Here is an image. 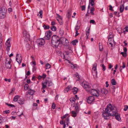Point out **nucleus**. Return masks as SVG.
Listing matches in <instances>:
<instances>
[{
    "label": "nucleus",
    "instance_id": "nucleus-1",
    "mask_svg": "<svg viewBox=\"0 0 128 128\" xmlns=\"http://www.w3.org/2000/svg\"><path fill=\"white\" fill-rule=\"evenodd\" d=\"M116 108L114 106H112L110 104H108L105 111L103 112V117L105 119L107 120L109 116H115L116 119L120 121L121 119L120 116L119 114L116 112Z\"/></svg>",
    "mask_w": 128,
    "mask_h": 128
},
{
    "label": "nucleus",
    "instance_id": "nucleus-2",
    "mask_svg": "<svg viewBox=\"0 0 128 128\" xmlns=\"http://www.w3.org/2000/svg\"><path fill=\"white\" fill-rule=\"evenodd\" d=\"M62 38H60L56 35H54L52 37V46L54 48H57L60 42H61V40Z\"/></svg>",
    "mask_w": 128,
    "mask_h": 128
},
{
    "label": "nucleus",
    "instance_id": "nucleus-3",
    "mask_svg": "<svg viewBox=\"0 0 128 128\" xmlns=\"http://www.w3.org/2000/svg\"><path fill=\"white\" fill-rule=\"evenodd\" d=\"M82 87L88 92L90 91V84L86 81H83L82 83Z\"/></svg>",
    "mask_w": 128,
    "mask_h": 128
},
{
    "label": "nucleus",
    "instance_id": "nucleus-4",
    "mask_svg": "<svg viewBox=\"0 0 128 128\" xmlns=\"http://www.w3.org/2000/svg\"><path fill=\"white\" fill-rule=\"evenodd\" d=\"M42 89H44L46 88L48 85V86H51L52 85V83L51 80H46L42 82Z\"/></svg>",
    "mask_w": 128,
    "mask_h": 128
},
{
    "label": "nucleus",
    "instance_id": "nucleus-5",
    "mask_svg": "<svg viewBox=\"0 0 128 128\" xmlns=\"http://www.w3.org/2000/svg\"><path fill=\"white\" fill-rule=\"evenodd\" d=\"M6 10L4 8H0V18H4L6 15Z\"/></svg>",
    "mask_w": 128,
    "mask_h": 128
},
{
    "label": "nucleus",
    "instance_id": "nucleus-6",
    "mask_svg": "<svg viewBox=\"0 0 128 128\" xmlns=\"http://www.w3.org/2000/svg\"><path fill=\"white\" fill-rule=\"evenodd\" d=\"M6 58V61L5 62V67L7 69H10L11 68V59Z\"/></svg>",
    "mask_w": 128,
    "mask_h": 128
},
{
    "label": "nucleus",
    "instance_id": "nucleus-7",
    "mask_svg": "<svg viewBox=\"0 0 128 128\" xmlns=\"http://www.w3.org/2000/svg\"><path fill=\"white\" fill-rule=\"evenodd\" d=\"M99 91L98 90H96L95 89H91L90 91L89 92L91 93V94L96 96H99Z\"/></svg>",
    "mask_w": 128,
    "mask_h": 128
},
{
    "label": "nucleus",
    "instance_id": "nucleus-8",
    "mask_svg": "<svg viewBox=\"0 0 128 128\" xmlns=\"http://www.w3.org/2000/svg\"><path fill=\"white\" fill-rule=\"evenodd\" d=\"M36 42L38 46H41L44 44V40L43 38L37 40Z\"/></svg>",
    "mask_w": 128,
    "mask_h": 128
},
{
    "label": "nucleus",
    "instance_id": "nucleus-9",
    "mask_svg": "<svg viewBox=\"0 0 128 128\" xmlns=\"http://www.w3.org/2000/svg\"><path fill=\"white\" fill-rule=\"evenodd\" d=\"M46 36L44 37V39L46 40H49L50 38L52 33L50 30H48L46 32Z\"/></svg>",
    "mask_w": 128,
    "mask_h": 128
},
{
    "label": "nucleus",
    "instance_id": "nucleus-10",
    "mask_svg": "<svg viewBox=\"0 0 128 128\" xmlns=\"http://www.w3.org/2000/svg\"><path fill=\"white\" fill-rule=\"evenodd\" d=\"M24 34V37L25 38V40L27 41L28 40H30V36L29 34H28V33L24 31L23 32Z\"/></svg>",
    "mask_w": 128,
    "mask_h": 128
},
{
    "label": "nucleus",
    "instance_id": "nucleus-11",
    "mask_svg": "<svg viewBox=\"0 0 128 128\" xmlns=\"http://www.w3.org/2000/svg\"><path fill=\"white\" fill-rule=\"evenodd\" d=\"M22 59L21 55H19L18 54H17L16 57V60L19 64L21 62Z\"/></svg>",
    "mask_w": 128,
    "mask_h": 128
},
{
    "label": "nucleus",
    "instance_id": "nucleus-12",
    "mask_svg": "<svg viewBox=\"0 0 128 128\" xmlns=\"http://www.w3.org/2000/svg\"><path fill=\"white\" fill-rule=\"evenodd\" d=\"M35 91V90H32L30 89L29 90L28 92V93H27L26 94V97L28 98V94H29L30 95H32L34 93Z\"/></svg>",
    "mask_w": 128,
    "mask_h": 128
},
{
    "label": "nucleus",
    "instance_id": "nucleus-13",
    "mask_svg": "<svg viewBox=\"0 0 128 128\" xmlns=\"http://www.w3.org/2000/svg\"><path fill=\"white\" fill-rule=\"evenodd\" d=\"M94 100V98L93 96H90L88 98L87 102L89 104L92 103Z\"/></svg>",
    "mask_w": 128,
    "mask_h": 128
},
{
    "label": "nucleus",
    "instance_id": "nucleus-14",
    "mask_svg": "<svg viewBox=\"0 0 128 128\" xmlns=\"http://www.w3.org/2000/svg\"><path fill=\"white\" fill-rule=\"evenodd\" d=\"M71 11L72 10L70 9L68 10L66 16L68 18H70L71 17L72 14Z\"/></svg>",
    "mask_w": 128,
    "mask_h": 128
},
{
    "label": "nucleus",
    "instance_id": "nucleus-15",
    "mask_svg": "<svg viewBox=\"0 0 128 128\" xmlns=\"http://www.w3.org/2000/svg\"><path fill=\"white\" fill-rule=\"evenodd\" d=\"M97 64H94L93 65V66L92 68V72H94V73H96V74H97V72L96 71V67Z\"/></svg>",
    "mask_w": 128,
    "mask_h": 128
},
{
    "label": "nucleus",
    "instance_id": "nucleus-16",
    "mask_svg": "<svg viewBox=\"0 0 128 128\" xmlns=\"http://www.w3.org/2000/svg\"><path fill=\"white\" fill-rule=\"evenodd\" d=\"M67 60L68 62L69 63H71V67L72 69H74L75 68H76L77 67V66L76 64H71L70 63V62L68 60Z\"/></svg>",
    "mask_w": 128,
    "mask_h": 128
},
{
    "label": "nucleus",
    "instance_id": "nucleus-17",
    "mask_svg": "<svg viewBox=\"0 0 128 128\" xmlns=\"http://www.w3.org/2000/svg\"><path fill=\"white\" fill-rule=\"evenodd\" d=\"M72 87L71 86H67L65 89L64 90V92H68V91L72 89Z\"/></svg>",
    "mask_w": 128,
    "mask_h": 128
},
{
    "label": "nucleus",
    "instance_id": "nucleus-18",
    "mask_svg": "<svg viewBox=\"0 0 128 128\" xmlns=\"http://www.w3.org/2000/svg\"><path fill=\"white\" fill-rule=\"evenodd\" d=\"M126 32H128V26H126L123 29V32L124 34H125Z\"/></svg>",
    "mask_w": 128,
    "mask_h": 128
},
{
    "label": "nucleus",
    "instance_id": "nucleus-19",
    "mask_svg": "<svg viewBox=\"0 0 128 128\" xmlns=\"http://www.w3.org/2000/svg\"><path fill=\"white\" fill-rule=\"evenodd\" d=\"M73 93L74 94H76L78 92V89L74 87L72 89Z\"/></svg>",
    "mask_w": 128,
    "mask_h": 128
},
{
    "label": "nucleus",
    "instance_id": "nucleus-20",
    "mask_svg": "<svg viewBox=\"0 0 128 128\" xmlns=\"http://www.w3.org/2000/svg\"><path fill=\"white\" fill-rule=\"evenodd\" d=\"M124 8V7L123 4H122L120 6V12L122 13L123 11Z\"/></svg>",
    "mask_w": 128,
    "mask_h": 128
},
{
    "label": "nucleus",
    "instance_id": "nucleus-21",
    "mask_svg": "<svg viewBox=\"0 0 128 128\" xmlns=\"http://www.w3.org/2000/svg\"><path fill=\"white\" fill-rule=\"evenodd\" d=\"M101 92L102 94H107L108 93V90L104 89H102L101 90Z\"/></svg>",
    "mask_w": 128,
    "mask_h": 128
},
{
    "label": "nucleus",
    "instance_id": "nucleus-22",
    "mask_svg": "<svg viewBox=\"0 0 128 128\" xmlns=\"http://www.w3.org/2000/svg\"><path fill=\"white\" fill-rule=\"evenodd\" d=\"M77 112L76 111L75 112L74 111H72V116L74 117H76L77 114Z\"/></svg>",
    "mask_w": 128,
    "mask_h": 128
},
{
    "label": "nucleus",
    "instance_id": "nucleus-23",
    "mask_svg": "<svg viewBox=\"0 0 128 128\" xmlns=\"http://www.w3.org/2000/svg\"><path fill=\"white\" fill-rule=\"evenodd\" d=\"M123 65L122 66H121L120 67V71L122 72V68H124L126 67V64L125 63L123 62L122 63Z\"/></svg>",
    "mask_w": 128,
    "mask_h": 128
},
{
    "label": "nucleus",
    "instance_id": "nucleus-24",
    "mask_svg": "<svg viewBox=\"0 0 128 128\" xmlns=\"http://www.w3.org/2000/svg\"><path fill=\"white\" fill-rule=\"evenodd\" d=\"M112 39L111 38H108V41L109 44L111 45V46L112 47V42H114L113 40L112 41Z\"/></svg>",
    "mask_w": 128,
    "mask_h": 128
},
{
    "label": "nucleus",
    "instance_id": "nucleus-25",
    "mask_svg": "<svg viewBox=\"0 0 128 128\" xmlns=\"http://www.w3.org/2000/svg\"><path fill=\"white\" fill-rule=\"evenodd\" d=\"M42 10H40V11L39 13L38 14V16H39L41 18H42Z\"/></svg>",
    "mask_w": 128,
    "mask_h": 128
},
{
    "label": "nucleus",
    "instance_id": "nucleus-26",
    "mask_svg": "<svg viewBox=\"0 0 128 128\" xmlns=\"http://www.w3.org/2000/svg\"><path fill=\"white\" fill-rule=\"evenodd\" d=\"M9 38L8 39L6 43V45L7 46H11L10 44V42L9 41Z\"/></svg>",
    "mask_w": 128,
    "mask_h": 128
},
{
    "label": "nucleus",
    "instance_id": "nucleus-27",
    "mask_svg": "<svg viewBox=\"0 0 128 128\" xmlns=\"http://www.w3.org/2000/svg\"><path fill=\"white\" fill-rule=\"evenodd\" d=\"M78 41L77 40H76L72 41V44L74 46L75 45H76V43H78Z\"/></svg>",
    "mask_w": 128,
    "mask_h": 128
},
{
    "label": "nucleus",
    "instance_id": "nucleus-28",
    "mask_svg": "<svg viewBox=\"0 0 128 128\" xmlns=\"http://www.w3.org/2000/svg\"><path fill=\"white\" fill-rule=\"evenodd\" d=\"M20 96H15L14 98V102H16L18 100V98H19Z\"/></svg>",
    "mask_w": 128,
    "mask_h": 128
},
{
    "label": "nucleus",
    "instance_id": "nucleus-29",
    "mask_svg": "<svg viewBox=\"0 0 128 128\" xmlns=\"http://www.w3.org/2000/svg\"><path fill=\"white\" fill-rule=\"evenodd\" d=\"M111 83L112 85H115L116 84V82L114 79H112L111 81Z\"/></svg>",
    "mask_w": 128,
    "mask_h": 128
},
{
    "label": "nucleus",
    "instance_id": "nucleus-30",
    "mask_svg": "<svg viewBox=\"0 0 128 128\" xmlns=\"http://www.w3.org/2000/svg\"><path fill=\"white\" fill-rule=\"evenodd\" d=\"M78 103H77L76 104V106L75 108V110L77 112L78 111Z\"/></svg>",
    "mask_w": 128,
    "mask_h": 128
},
{
    "label": "nucleus",
    "instance_id": "nucleus-31",
    "mask_svg": "<svg viewBox=\"0 0 128 128\" xmlns=\"http://www.w3.org/2000/svg\"><path fill=\"white\" fill-rule=\"evenodd\" d=\"M120 54L124 57H126L127 56L126 52H121Z\"/></svg>",
    "mask_w": 128,
    "mask_h": 128
},
{
    "label": "nucleus",
    "instance_id": "nucleus-32",
    "mask_svg": "<svg viewBox=\"0 0 128 128\" xmlns=\"http://www.w3.org/2000/svg\"><path fill=\"white\" fill-rule=\"evenodd\" d=\"M62 38L65 40V44H64V45L66 46H68V44L69 43L68 40H67L65 38Z\"/></svg>",
    "mask_w": 128,
    "mask_h": 128
},
{
    "label": "nucleus",
    "instance_id": "nucleus-33",
    "mask_svg": "<svg viewBox=\"0 0 128 128\" xmlns=\"http://www.w3.org/2000/svg\"><path fill=\"white\" fill-rule=\"evenodd\" d=\"M51 30L54 31H56V26H52L51 28Z\"/></svg>",
    "mask_w": 128,
    "mask_h": 128
},
{
    "label": "nucleus",
    "instance_id": "nucleus-34",
    "mask_svg": "<svg viewBox=\"0 0 128 128\" xmlns=\"http://www.w3.org/2000/svg\"><path fill=\"white\" fill-rule=\"evenodd\" d=\"M89 2L90 3L92 6H93L94 5V0H90Z\"/></svg>",
    "mask_w": 128,
    "mask_h": 128
},
{
    "label": "nucleus",
    "instance_id": "nucleus-35",
    "mask_svg": "<svg viewBox=\"0 0 128 128\" xmlns=\"http://www.w3.org/2000/svg\"><path fill=\"white\" fill-rule=\"evenodd\" d=\"M80 28V26H79L78 24H77L75 27V30H78Z\"/></svg>",
    "mask_w": 128,
    "mask_h": 128
},
{
    "label": "nucleus",
    "instance_id": "nucleus-36",
    "mask_svg": "<svg viewBox=\"0 0 128 128\" xmlns=\"http://www.w3.org/2000/svg\"><path fill=\"white\" fill-rule=\"evenodd\" d=\"M30 88H28V84H25L24 86V89H25L27 90Z\"/></svg>",
    "mask_w": 128,
    "mask_h": 128
},
{
    "label": "nucleus",
    "instance_id": "nucleus-37",
    "mask_svg": "<svg viewBox=\"0 0 128 128\" xmlns=\"http://www.w3.org/2000/svg\"><path fill=\"white\" fill-rule=\"evenodd\" d=\"M18 103L20 104H23L24 103V101L22 100H19L18 101Z\"/></svg>",
    "mask_w": 128,
    "mask_h": 128
},
{
    "label": "nucleus",
    "instance_id": "nucleus-38",
    "mask_svg": "<svg viewBox=\"0 0 128 128\" xmlns=\"http://www.w3.org/2000/svg\"><path fill=\"white\" fill-rule=\"evenodd\" d=\"M58 22L61 25L62 24V19H58V18H56Z\"/></svg>",
    "mask_w": 128,
    "mask_h": 128
},
{
    "label": "nucleus",
    "instance_id": "nucleus-39",
    "mask_svg": "<svg viewBox=\"0 0 128 128\" xmlns=\"http://www.w3.org/2000/svg\"><path fill=\"white\" fill-rule=\"evenodd\" d=\"M26 47L27 49L28 50H29L30 48V46L29 44H27L26 45Z\"/></svg>",
    "mask_w": 128,
    "mask_h": 128
},
{
    "label": "nucleus",
    "instance_id": "nucleus-40",
    "mask_svg": "<svg viewBox=\"0 0 128 128\" xmlns=\"http://www.w3.org/2000/svg\"><path fill=\"white\" fill-rule=\"evenodd\" d=\"M70 100L72 102H75V101L76 100V99L74 98H70Z\"/></svg>",
    "mask_w": 128,
    "mask_h": 128
},
{
    "label": "nucleus",
    "instance_id": "nucleus-41",
    "mask_svg": "<svg viewBox=\"0 0 128 128\" xmlns=\"http://www.w3.org/2000/svg\"><path fill=\"white\" fill-rule=\"evenodd\" d=\"M44 28L45 29H48L50 28V26H46L45 25H44L43 26Z\"/></svg>",
    "mask_w": 128,
    "mask_h": 128
},
{
    "label": "nucleus",
    "instance_id": "nucleus-42",
    "mask_svg": "<svg viewBox=\"0 0 128 128\" xmlns=\"http://www.w3.org/2000/svg\"><path fill=\"white\" fill-rule=\"evenodd\" d=\"M46 68H50V65L48 63L46 65Z\"/></svg>",
    "mask_w": 128,
    "mask_h": 128
},
{
    "label": "nucleus",
    "instance_id": "nucleus-43",
    "mask_svg": "<svg viewBox=\"0 0 128 128\" xmlns=\"http://www.w3.org/2000/svg\"><path fill=\"white\" fill-rule=\"evenodd\" d=\"M102 70L103 71H105L106 70V67L104 64H102Z\"/></svg>",
    "mask_w": 128,
    "mask_h": 128
},
{
    "label": "nucleus",
    "instance_id": "nucleus-44",
    "mask_svg": "<svg viewBox=\"0 0 128 128\" xmlns=\"http://www.w3.org/2000/svg\"><path fill=\"white\" fill-rule=\"evenodd\" d=\"M68 114H65L63 116H62L61 117V118L62 120H63L64 118H65L67 116H68Z\"/></svg>",
    "mask_w": 128,
    "mask_h": 128
},
{
    "label": "nucleus",
    "instance_id": "nucleus-45",
    "mask_svg": "<svg viewBox=\"0 0 128 128\" xmlns=\"http://www.w3.org/2000/svg\"><path fill=\"white\" fill-rule=\"evenodd\" d=\"M103 48L102 46L99 45V50L100 51H102L103 50Z\"/></svg>",
    "mask_w": 128,
    "mask_h": 128
},
{
    "label": "nucleus",
    "instance_id": "nucleus-46",
    "mask_svg": "<svg viewBox=\"0 0 128 128\" xmlns=\"http://www.w3.org/2000/svg\"><path fill=\"white\" fill-rule=\"evenodd\" d=\"M6 104L8 106H10L12 108L14 107H15L14 106V105H13V104Z\"/></svg>",
    "mask_w": 128,
    "mask_h": 128
},
{
    "label": "nucleus",
    "instance_id": "nucleus-47",
    "mask_svg": "<svg viewBox=\"0 0 128 128\" xmlns=\"http://www.w3.org/2000/svg\"><path fill=\"white\" fill-rule=\"evenodd\" d=\"M90 28L89 27H88L86 28V32L90 33Z\"/></svg>",
    "mask_w": 128,
    "mask_h": 128
},
{
    "label": "nucleus",
    "instance_id": "nucleus-48",
    "mask_svg": "<svg viewBox=\"0 0 128 128\" xmlns=\"http://www.w3.org/2000/svg\"><path fill=\"white\" fill-rule=\"evenodd\" d=\"M56 106V105L54 102H53L52 104V108L53 109L55 108Z\"/></svg>",
    "mask_w": 128,
    "mask_h": 128
},
{
    "label": "nucleus",
    "instance_id": "nucleus-49",
    "mask_svg": "<svg viewBox=\"0 0 128 128\" xmlns=\"http://www.w3.org/2000/svg\"><path fill=\"white\" fill-rule=\"evenodd\" d=\"M11 46H7V48H6V50L8 52H9L10 50V47Z\"/></svg>",
    "mask_w": 128,
    "mask_h": 128
},
{
    "label": "nucleus",
    "instance_id": "nucleus-50",
    "mask_svg": "<svg viewBox=\"0 0 128 128\" xmlns=\"http://www.w3.org/2000/svg\"><path fill=\"white\" fill-rule=\"evenodd\" d=\"M56 16H57L58 18H59V19H62V17L60 16L58 14H56Z\"/></svg>",
    "mask_w": 128,
    "mask_h": 128
},
{
    "label": "nucleus",
    "instance_id": "nucleus-51",
    "mask_svg": "<svg viewBox=\"0 0 128 128\" xmlns=\"http://www.w3.org/2000/svg\"><path fill=\"white\" fill-rule=\"evenodd\" d=\"M4 112H5V113L6 114H8L10 112V111L9 110H7L4 111Z\"/></svg>",
    "mask_w": 128,
    "mask_h": 128
},
{
    "label": "nucleus",
    "instance_id": "nucleus-52",
    "mask_svg": "<svg viewBox=\"0 0 128 128\" xmlns=\"http://www.w3.org/2000/svg\"><path fill=\"white\" fill-rule=\"evenodd\" d=\"M81 7L82 8V10H84L85 9V6L83 5L81 6Z\"/></svg>",
    "mask_w": 128,
    "mask_h": 128
},
{
    "label": "nucleus",
    "instance_id": "nucleus-53",
    "mask_svg": "<svg viewBox=\"0 0 128 128\" xmlns=\"http://www.w3.org/2000/svg\"><path fill=\"white\" fill-rule=\"evenodd\" d=\"M108 37V38L112 39L113 38V36L112 35H111V34H109Z\"/></svg>",
    "mask_w": 128,
    "mask_h": 128
},
{
    "label": "nucleus",
    "instance_id": "nucleus-54",
    "mask_svg": "<svg viewBox=\"0 0 128 128\" xmlns=\"http://www.w3.org/2000/svg\"><path fill=\"white\" fill-rule=\"evenodd\" d=\"M36 67L35 66H33V71L34 72L35 71H36Z\"/></svg>",
    "mask_w": 128,
    "mask_h": 128
},
{
    "label": "nucleus",
    "instance_id": "nucleus-55",
    "mask_svg": "<svg viewBox=\"0 0 128 128\" xmlns=\"http://www.w3.org/2000/svg\"><path fill=\"white\" fill-rule=\"evenodd\" d=\"M4 80L6 82L8 81L9 82H10L11 80L10 79H8L6 78H5Z\"/></svg>",
    "mask_w": 128,
    "mask_h": 128
},
{
    "label": "nucleus",
    "instance_id": "nucleus-56",
    "mask_svg": "<svg viewBox=\"0 0 128 128\" xmlns=\"http://www.w3.org/2000/svg\"><path fill=\"white\" fill-rule=\"evenodd\" d=\"M90 34V33L88 32H86V38L87 39H88V36Z\"/></svg>",
    "mask_w": 128,
    "mask_h": 128
},
{
    "label": "nucleus",
    "instance_id": "nucleus-57",
    "mask_svg": "<svg viewBox=\"0 0 128 128\" xmlns=\"http://www.w3.org/2000/svg\"><path fill=\"white\" fill-rule=\"evenodd\" d=\"M109 7H110L109 10L112 11H113L114 10L112 9V6L110 5L109 6Z\"/></svg>",
    "mask_w": 128,
    "mask_h": 128
},
{
    "label": "nucleus",
    "instance_id": "nucleus-58",
    "mask_svg": "<svg viewBox=\"0 0 128 128\" xmlns=\"http://www.w3.org/2000/svg\"><path fill=\"white\" fill-rule=\"evenodd\" d=\"M128 108V106H126V107L124 108V111H126Z\"/></svg>",
    "mask_w": 128,
    "mask_h": 128
},
{
    "label": "nucleus",
    "instance_id": "nucleus-59",
    "mask_svg": "<svg viewBox=\"0 0 128 128\" xmlns=\"http://www.w3.org/2000/svg\"><path fill=\"white\" fill-rule=\"evenodd\" d=\"M42 76V78H44L46 77V75L44 74H43V75Z\"/></svg>",
    "mask_w": 128,
    "mask_h": 128
},
{
    "label": "nucleus",
    "instance_id": "nucleus-60",
    "mask_svg": "<svg viewBox=\"0 0 128 128\" xmlns=\"http://www.w3.org/2000/svg\"><path fill=\"white\" fill-rule=\"evenodd\" d=\"M60 124H64V122L63 121V120H61L60 122Z\"/></svg>",
    "mask_w": 128,
    "mask_h": 128
},
{
    "label": "nucleus",
    "instance_id": "nucleus-61",
    "mask_svg": "<svg viewBox=\"0 0 128 128\" xmlns=\"http://www.w3.org/2000/svg\"><path fill=\"white\" fill-rule=\"evenodd\" d=\"M90 23H94L95 22V21L94 20H91L90 21Z\"/></svg>",
    "mask_w": 128,
    "mask_h": 128
},
{
    "label": "nucleus",
    "instance_id": "nucleus-62",
    "mask_svg": "<svg viewBox=\"0 0 128 128\" xmlns=\"http://www.w3.org/2000/svg\"><path fill=\"white\" fill-rule=\"evenodd\" d=\"M3 119L2 118V117L0 118V124L2 123L3 121Z\"/></svg>",
    "mask_w": 128,
    "mask_h": 128
},
{
    "label": "nucleus",
    "instance_id": "nucleus-63",
    "mask_svg": "<svg viewBox=\"0 0 128 128\" xmlns=\"http://www.w3.org/2000/svg\"><path fill=\"white\" fill-rule=\"evenodd\" d=\"M15 90L14 89H13L12 90V91L10 93V94H11L12 93H13V92H14Z\"/></svg>",
    "mask_w": 128,
    "mask_h": 128
},
{
    "label": "nucleus",
    "instance_id": "nucleus-64",
    "mask_svg": "<svg viewBox=\"0 0 128 128\" xmlns=\"http://www.w3.org/2000/svg\"><path fill=\"white\" fill-rule=\"evenodd\" d=\"M124 50L125 52H126L127 51V49L126 48L124 47Z\"/></svg>",
    "mask_w": 128,
    "mask_h": 128
}]
</instances>
